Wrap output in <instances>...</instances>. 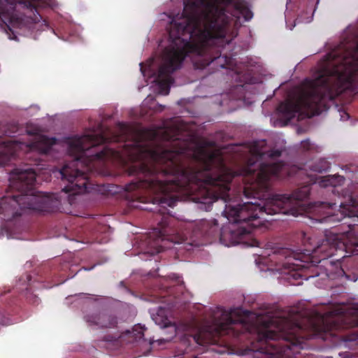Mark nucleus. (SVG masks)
<instances>
[{
  "label": "nucleus",
  "mask_w": 358,
  "mask_h": 358,
  "mask_svg": "<svg viewBox=\"0 0 358 358\" xmlns=\"http://www.w3.org/2000/svg\"><path fill=\"white\" fill-rule=\"evenodd\" d=\"M326 64L313 80L306 79L295 99L277 107L286 122L296 114L308 117L320 115L327 101H332L345 91L358 93V34L351 43H343L326 55Z\"/></svg>",
  "instance_id": "4"
},
{
  "label": "nucleus",
  "mask_w": 358,
  "mask_h": 358,
  "mask_svg": "<svg viewBox=\"0 0 358 358\" xmlns=\"http://www.w3.org/2000/svg\"><path fill=\"white\" fill-rule=\"evenodd\" d=\"M344 182L345 178L338 174L320 176L316 179V182L322 187H327L329 186L336 187L337 186L342 185Z\"/></svg>",
  "instance_id": "13"
},
{
  "label": "nucleus",
  "mask_w": 358,
  "mask_h": 358,
  "mask_svg": "<svg viewBox=\"0 0 358 358\" xmlns=\"http://www.w3.org/2000/svg\"><path fill=\"white\" fill-rule=\"evenodd\" d=\"M156 136V132L155 131H150L149 134V137L152 140Z\"/></svg>",
  "instance_id": "22"
},
{
  "label": "nucleus",
  "mask_w": 358,
  "mask_h": 358,
  "mask_svg": "<svg viewBox=\"0 0 358 358\" xmlns=\"http://www.w3.org/2000/svg\"><path fill=\"white\" fill-rule=\"evenodd\" d=\"M17 0H0V24L7 25L17 5Z\"/></svg>",
  "instance_id": "11"
},
{
  "label": "nucleus",
  "mask_w": 358,
  "mask_h": 358,
  "mask_svg": "<svg viewBox=\"0 0 358 358\" xmlns=\"http://www.w3.org/2000/svg\"><path fill=\"white\" fill-rule=\"evenodd\" d=\"M36 174L30 168L15 169L9 178L12 194L0 199V218L11 221L20 217L23 210H33L49 212L57 202L53 194L38 192L35 189Z\"/></svg>",
  "instance_id": "6"
},
{
  "label": "nucleus",
  "mask_w": 358,
  "mask_h": 358,
  "mask_svg": "<svg viewBox=\"0 0 358 358\" xmlns=\"http://www.w3.org/2000/svg\"><path fill=\"white\" fill-rule=\"evenodd\" d=\"M301 145L304 150H309L312 149L313 147V145L311 144L309 140L302 141L301 143Z\"/></svg>",
  "instance_id": "18"
},
{
  "label": "nucleus",
  "mask_w": 358,
  "mask_h": 358,
  "mask_svg": "<svg viewBox=\"0 0 358 358\" xmlns=\"http://www.w3.org/2000/svg\"><path fill=\"white\" fill-rule=\"evenodd\" d=\"M247 324L239 315V310H227L217 307L213 315V325L200 329L193 336L194 341L199 345L214 344L223 335L238 337L247 331Z\"/></svg>",
  "instance_id": "7"
},
{
  "label": "nucleus",
  "mask_w": 358,
  "mask_h": 358,
  "mask_svg": "<svg viewBox=\"0 0 358 358\" xmlns=\"http://www.w3.org/2000/svg\"><path fill=\"white\" fill-rule=\"evenodd\" d=\"M160 108H161V110H162L164 108V106H161L160 105Z\"/></svg>",
  "instance_id": "26"
},
{
  "label": "nucleus",
  "mask_w": 358,
  "mask_h": 358,
  "mask_svg": "<svg viewBox=\"0 0 358 358\" xmlns=\"http://www.w3.org/2000/svg\"><path fill=\"white\" fill-rule=\"evenodd\" d=\"M145 327H142L140 324L136 325L134 327V331H136L137 333L135 334L136 336H137L138 338H142L144 335L143 331L145 330Z\"/></svg>",
  "instance_id": "17"
},
{
  "label": "nucleus",
  "mask_w": 358,
  "mask_h": 358,
  "mask_svg": "<svg viewBox=\"0 0 358 358\" xmlns=\"http://www.w3.org/2000/svg\"><path fill=\"white\" fill-rule=\"evenodd\" d=\"M250 245L252 247H260L259 241L255 239L252 241V243H250Z\"/></svg>",
  "instance_id": "20"
},
{
  "label": "nucleus",
  "mask_w": 358,
  "mask_h": 358,
  "mask_svg": "<svg viewBox=\"0 0 358 358\" xmlns=\"http://www.w3.org/2000/svg\"><path fill=\"white\" fill-rule=\"evenodd\" d=\"M155 323L159 325L161 328H166L171 326V322L167 317H162L159 314L153 318Z\"/></svg>",
  "instance_id": "16"
},
{
  "label": "nucleus",
  "mask_w": 358,
  "mask_h": 358,
  "mask_svg": "<svg viewBox=\"0 0 358 358\" xmlns=\"http://www.w3.org/2000/svg\"><path fill=\"white\" fill-rule=\"evenodd\" d=\"M217 225V222L215 220H213V225L210 222L203 220L200 222L198 227L202 236H209L214 234Z\"/></svg>",
  "instance_id": "14"
},
{
  "label": "nucleus",
  "mask_w": 358,
  "mask_h": 358,
  "mask_svg": "<svg viewBox=\"0 0 358 358\" xmlns=\"http://www.w3.org/2000/svg\"><path fill=\"white\" fill-rule=\"evenodd\" d=\"M159 234L158 237L156 239H155L153 243L155 247V252L156 253H159L162 251L163 246L162 245L161 242L164 241L166 238L170 240L171 242L174 243H181L187 239V237L183 234H177L176 235H172L168 238H166L164 231H159Z\"/></svg>",
  "instance_id": "12"
},
{
  "label": "nucleus",
  "mask_w": 358,
  "mask_h": 358,
  "mask_svg": "<svg viewBox=\"0 0 358 358\" xmlns=\"http://www.w3.org/2000/svg\"><path fill=\"white\" fill-rule=\"evenodd\" d=\"M176 283L178 285H182L184 283L183 281L181 279V277H180V276H176Z\"/></svg>",
  "instance_id": "21"
},
{
  "label": "nucleus",
  "mask_w": 358,
  "mask_h": 358,
  "mask_svg": "<svg viewBox=\"0 0 358 358\" xmlns=\"http://www.w3.org/2000/svg\"><path fill=\"white\" fill-rule=\"evenodd\" d=\"M337 207L336 203L317 201L312 205L310 211L313 213V218L319 222H331L334 221L333 210Z\"/></svg>",
  "instance_id": "9"
},
{
  "label": "nucleus",
  "mask_w": 358,
  "mask_h": 358,
  "mask_svg": "<svg viewBox=\"0 0 358 358\" xmlns=\"http://www.w3.org/2000/svg\"><path fill=\"white\" fill-rule=\"evenodd\" d=\"M320 337L344 342L358 339V308L338 307L322 313L312 311L305 317L295 309L280 318L275 329L268 325L259 330L252 343V358H295L305 341Z\"/></svg>",
  "instance_id": "3"
},
{
  "label": "nucleus",
  "mask_w": 358,
  "mask_h": 358,
  "mask_svg": "<svg viewBox=\"0 0 358 358\" xmlns=\"http://www.w3.org/2000/svg\"><path fill=\"white\" fill-rule=\"evenodd\" d=\"M205 144H206V145L213 146L215 145V143L214 142H207Z\"/></svg>",
  "instance_id": "24"
},
{
  "label": "nucleus",
  "mask_w": 358,
  "mask_h": 358,
  "mask_svg": "<svg viewBox=\"0 0 358 358\" xmlns=\"http://www.w3.org/2000/svg\"><path fill=\"white\" fill-rule=\"evenodd\" d=\"M30 280H31V276L29 275H27L25 279H24L23 280H24V282H26V281L29 282V281H30Z\"/></svg>",
  "instance_id": "23"
},
{
  "label": "nucleus",
  "mask_w": 358,
  "mask_h": 358,
  "mask_svg": "<svg viewBox=\"0 0 358 358\" xmlns=\"http://www.w3.org/2000/svg\"><path fill=\"white\" fill-rule=\"evenodd\" d=\"M25 289H26V290H28V289H29V285H26V287H25Z\"/></svg>",
  "instance_id": "25"
},
{
  "label": "nucleus",
  "mask_w": 358,
  "mask_h": 358,
  "mask_svg": "<svg viewBox=\"0 0 358 358\" xmlns=\"http://www.w3.org/2000/svg\"><path fill=\"white\" fill-rule=\"evenodd\" d=\"M0 164L6 165L13 159L19 156V152L25 150L48 154L52 146L56 143L55 138L40 136L34 142L27 144L15 137L20 134V127L15 122H10L0 127Z\"/></svg>",
  "instance_id": "8"
},
{
  "label": "nucleus",
  "mask_w": 358,
  "mask_h": 358,
  "mask_svg": "<svg viewBox=\"0 0 358 358\" xmlns=\"http://www.w3.org/2000/svg\"><path fill=\"white\" fill-rule=\"evenodd\" d=\"M329 169V162L324 159H319L313 166V170L319 173L327 171Z\"/></svg>",
  "instance_id": "15"
},
{
  "label": "nucleus",
  "mask_w": 358,
  "mask_h": 358,
  "mask_svg": "<svg viewBox=\"0 0 358 358\" xmlns=\"http://www.w3.org/2000/svg\"><path fill=\"white\" fill-rule=\"evenodd\" d=\"M265 141H253L246 164L233 171L225 164L220 150L206 146L191 150L187 142L174 141L171 149L165 148V207H173L179 201H192L210 210L215 201L223 200L227 219L246 224L222 229L220 240L226 246L242 242L260 223L254 222L264 214L297 216L303 210L301 202L309 197L310 187H301L292 194L271 195L270 179L279 177L285 164L259 162L266 157L275 159L282 155L278 149L265 151Z\"/></svg>",
  "instance_id": "1"
},
{
  "label": "nucleus",
  "mask_w": 358,
  "mask_h": 358,
  "mask_svg": "<svg viewBox=\"0 0 358 358\" xmlns=\"http://www.w3.org/2000/svg\"><path fill=\"white\" fill-rule=\"evenodd\" d=\"M182 16L171 24V43L163 51V63L155 79L164 95L169 94L174 81L171 74L185 57L201 69L220 59L221 48L230 43L225 36L231 21L241 17L249 21L253 14L244 0H194L189 6L185 5Z\"/></svg>",
  "instance_id": "2"
},
{
  "label": "nucleus",
  "mask_w": 358,
  "mask_h": 358,
  "mask_svg": "<svg viewBox=\"0 0 358 358\" xmlns=\"http://www.w3.org/2000/svg\"><path fill=\"white\" fill-rule=\"evenodd\" d=\"M85 320L90 325H95L100 328H113L117 324L115 316L100 312L86 315Z\"/></svg>",
  "instance_id": "10"
},
{
  "label": "nucleus",
  "mask_w": 358,
  "mask_h": 358,
  "mask_svg": "<svg viewBox=\"0 0 358 358\" xmlns=\"http://www.w3.org/2000/svg\"><path fill=\"white\" fill-rule=\"evenodd\" d=\"M339 207L344 217H353L347 231L334 229L326 238L313 245L312 238L304 234V252H296L289 248H280L271 257L275 262L277 270L291 285H300L299 280H308L317 276L314 270L322 260L335 255L338 250H346L349 247H358V201L350 196L348 203L341 202Z\"/></svg>",
  "instance_id": "5"
},
{
  "label": "nucleus",
  "mask_w": 358,
  "mask_h": 358,
  "mask_svg": "<svg viewBox=\"0 0 358 358\" xmlns=\"http://www.w3.org/2000/svg\"><path fill=\"white\" fill-rule=\"evenodd\" d=\"M117 340V337H116V336H106L105 338V341H108V342H113V341H116Z\"/></svg>",
  "instance_id": "19"
}]
</instances>
